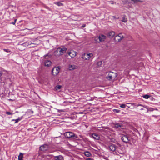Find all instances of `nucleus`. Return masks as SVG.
<instances>
[{
  "instance_id": "obj_34",
  "label": "nucleus",
  "mask_w": 160,
  "mask_h": 160,
  "mask_svg": "<svg viewBox=\"0 0 160 160\" xmlns=\"http://www.w3.org/2000/svg\"><path fill=\"white\" fill-rule=\"evenodd\" d=\"M86 26V25L85 24H83L82 26V28H84Z\"/></svg>"
},
{
  "instance_id": "obj_18",
  "label": "nucleus",
  "mask_w": 160,
  "mask_h": 160,
  "mask_svg": "<svg viewBox=\"0 0 160 160\" xmlns=\"http://www.w3.org/2000/svg\"><path fill=\"white\" fill-rule=\"evenodd\" d=\"M53 54L54 55L56 56H60V54L59 53V52L58 48L56 50L54 51Z\"/></svg>"
},
{
  "instance_id": "obj_20",
  "label": "nucleus",
  "mask_w": 160,
  "mask_h": 160,
  "mask_svg": "<svg viewBox=\"0 0 160 160\" xmlns=\"http://www.w3.org/2000/svg\"><path fill=\"white\" fill-rule=\"evenodd\" d=\"M23 158V154L20 152L18 156V159L19 160H22Z\"/></svg>"
},
{
  "instance_id": "obj_19",
  "label": "nucleus",
  "mask_w": 160,
  "mask_h": 160,
  "mask_svg": "<svg viewBox=\"0 0 160 160\" xmlns=\"http://www.w3.org/2000/svg\"><path fill=\"white\" fill-rule=\"evenodd\" d=\"M84 155L87 157H89L91 156V154L88 151H86L84 152Z\"/></svg>"
},
{
  "instance_id": "obj_10",
  "label": "nucleus",
  "mask_w": 160,
  "mask_h": 160,
  "mask_svg": "<svg viewBox=\"0 0 160 160\" xmlns=\"http://www.w3.org/2000/svg\"><path fill=\"white\" fill-rule=\"evenodd\" d=\"M48 146L47 145H44L41 146L39 148V149L42 151H46L47 150Z\"/></svg>"
},
{
  "instance_id": "obj_8",
  "label": "nucleus",
  "mask_w": 160,
  "mask_h": 160,
  "mask_svg": "<svg viewBox=\"0 0 160 160\" xmlns=\"http://www.w3.org/2000/svg\"><path fill=\"white\" fill-rule=\"evenodd\" d=\"M121 139L123 142L126 143L128 142L130 140V138L126 134H123Z\"/></svg>"
},
{
  "instance_id": "obj_14",
  "label": "nucleus",
  "mask_w": 160,
  "mask_h": 160,
  "mask_svg": "<svg viewBox=\"0 0 160 160\" xmlns=\"http://www.w3.org/2000/svg\"><path fill=\"white\" fill-rule=\"evenodd\" d=\"M92 137L94 139H96V140H99L100 138V137L99 136L96 134V133H93L92 134Z\"/></svg>"
},
{
  "instance_id": "obj_39",
  "label": "nucleus",
  "mask_w": 160,
  "mask_h": 160,
  "mask_svg": "<svg viewBox=\"0 0 160 160\" xmlns=\"http://www.w3.org/2000/svg\"><path fill=\"white\" fill-rule=\"evenodd\" d=\"M113 110H118V109H113Z\"/></svg>"
},
{
  "instance_id": "obj_9",
  "label": "nucleus",
  "mask_w": 160,
  "mask_h": 160,
  "mask_svg": "<svg viewBox=\"0 0 160 160\" xmlns=\"http://www.w3.org/2000/svg\"><path fill=\"white\" fill-rule=\"evenodd\" d=\"M58 49L60 55H62L64 53H65L68 50L67 48H58Z\"/></svg>"
},
{
  "instance_id": "obj_2",
  "label": "nucleus",
  "mask_w": 160,
  "mask_h": 160,
  "mask_svg": "<svg viewBox=\"0 0 160 160\" xmlns=\"http://www.w3.org/2000/svg\"><path fill=\"white\" fill-rule=\"evenodd\" d=\"M82 57L84 60H88L90 58L92 60L94 57L92 53H85L82 55Z\"/></svg>"
},
{
  "instance_id": "obj_23",
  "label": "nucleus",
  "mask_w": 160,
  "mask_h": 160,
  "mask_svg": "<svg viewBox=\"0 0 160 160\" xmlns=\"http://www.w3.org/2000/svg\"><path fill=\"white\" fill-rule=\"evenodd\" d=\"M55 3L59 6H62L63 5V4L59 2H56Z\"/></svg>"
},
{
  "instance_id": "obj_24",
  "label": "nucleus",
  "mask_w": 160,
  "mask_h": 160,
  "mask_svg": "<svg viewBox=\"0 0 160 160\" xmlns=\"http://www.w3.org/2000/svg\"><path fill=\"white\" fill-rule=\"evenodd\" d=\"M142 97L145 99H148L150 97V96L148 94L143 95Z\"/></svg>"
},
{
  "instance_id": "obj_38",
  "label": "nucleus",
  "mask_w": 160,
  "mask_h": 160,
  "mask_svg": "<svg viewBox=\"0 0 160 160\" xmlns=\"http://www.w3.org/2000/svg\"><path fill=\"white\" fill-rule=\"evenodd\" d=\"M154 110H158V109H156V108H155V109Z\"/></svg>"
},
{
  "instance_id": "obj_7",
  "label": "nucleus",
  "mask_w": 160,
  "mask_h": 160,
  "mask_svg": "<svg viewBox=\"0 0 160 160\" xmlns=\"http://www.w3.org/2000/svg\"><path fill=\"white\" fill-rule=\"evenodd\" d=\"M60 68L58 67L54 68L52 70V75L54 76L57 75L59 72Z\"/></svg>"
},
{
  "instance_id": "obj_28",
  "label": "nucleus",
  "mask_w": 160,
  "mask_h": 160,
  "mask_svg": "<svg viewBox=\"0 0 160 160\" xmlns=\"http://www.w3.org/2000/svg\"><path fill=\"white\" fill-rule=\"evenodd\" d=\"M131 0L132 1L134 2H142V1H141V0Z\"/></svg>"
},
{
  "instance_id": "obj_11",
  "label": "nucleus",
  "mask_w": 160,
  "mask_h": 160,
  "mask_svg": "<svg viewBox=\"0 0 160 160\" xmlns=\"http://www.w3.org/2000/svg\"><path fill=\"white\" fill-rule=\"evenodd\" d=\"M115 32L114 31H111L107 34L109 38H112L115 35Z\"/></svg>"
},
{
  "instance_id": "obj_37",
  "label": "nucleus",
  "mask_w": 160,
  "mask_h": 160,
  "mask_svg": "<svg viewBox=\"0 0 160 160\" xmlns=\"http://www.w3.org/2000/svg\"><path fill=\"white\" fill-rule=\"evenodd\" d=\"M115 111V112H118L119 111H117V110Z\"/></svg>"
},
{
  "instance_id": "obj_33",
  "label": "nucleus",
  "mask_w": 160,
  "mask_h": 160,
  "mask_svg": "<svg viewBox=\"0 0 160 160\" xmlns=\"http://www.w3.org/2000/svg\"><path fill=\"white\" fill-rule=\"evenodd\" d=\"M2 72L1 71H0V77L2 76Z\"/></svg>"
},
{
  "instance_id": "obj_35",
  "label": "nucleus",
  "mask_w": 160,
  "mask_h": 160,
  "mask_svg": "<svg viewBox=\"0 0 160 160\" xmlns=\"http://www.w3.org/2000/svg\"><path fill=\"white\" fill-rule=\"evenodd\" d=\"M48 55V54H46V55H45L44 56V58H45Z\"/></svg>"
},
{
  "instance_id": "obj_36",
  "label": "nucleus",
  "mask_w": 160,
  "mask_h": 160,
  "mask_svg": "<svg viewBox=\"0 0 160 160\" xmlns=\"http://www.w3.org/2000/svg\"><path fill=\"white\" fill-rule=\"evenodd\" d=\"M48 157H49L50 158H52V156L51 155H50L49 156H48Z\"/></svg>"
},
{
  "instance_id": "obj_25",
  "label": "nucleus",
  "mask_w": 160,
  "mask_h": 160,
  "mask_svg": "<svg viewBox=\"0 0 160 160\" xmlns=\"http://www.w3.org/2000/svg\"><path fill=\"white\" fill-rule=\"evenodd\" d=\"M61 86L60 85H57L55 87L56 89L57 90H58L60 89H61Z\"/></svg>"
},
{
  "instance_id": "obj_13",
  "label": "nucleus",
  "mask_w": 160,
  "mask_h": 160,
  "mask_svg": "<svg viewBox=\"0 0 160 160\" xmlns=\"http://www.w3.org/2000/svg\"><path fill=\"white\" fill-rule=\"evenodd\" d=\"M109 149L112 151H114L116 149V147L115 145L112 144L109 147Z\"/></svg>"
},
{
  "instance_id": "obj_27",
  "label": "nucleus",
  "mask_w": 160,
  "mask_h": 160,
  "mask_svg": "<svg viewBox=\"0 0 160 160\" xmlns=\"http://www.w3.org/2000/svg\"><path fill=\"white\" fill-rule=\"evenodd\" d=\"M21 120V119L19 118H18V119H13L12 120V121H15V123L18 122L19 121Z\"/></svg>"
},
{
  "instance_id": "obj_6",
  "label": "nucleus",
  "mask_w": 160,
  "mask_h": 160,
  "mask_svg": "<svg viewBox=\"0 0 160 160\" xmlns=\"http://www.w3.org/2000/svg\"><path fill=\"white\" fill-rule=\"evenodd\" d=\"M124 37V36L122 35V34L120 33L116 36L114 38V39L116 42H119L121 41Z\"/></svg>"
},
{
  "instance_id": "obj_21",
  "label": "nucleus",
  "mask_w": 160,
  "mask_h": 160,
  "mask_svg": "<svg viewBox=\"0 0 160 160\" xmlns=\"http://www.w3.org/2000/svg\"><path fill=\"white\" fill-rule=\"evenodd\" d=\"M122 21L124 22H126L127 21V18L125 16H124L123 17L122 19Z\"/></svg>"
},
{
  "instance_id": "obj_17",
  "label": "nucleus",
  "mask_w": 160,
  "mask_h": 160,
  "mask_svg": "<svg viewBox=\"0 0 160 160\" xmlns=\"http://www.w3.org/2000/svg\"><path fill=\"white\" fill-rule=\"evenodd\" d=\"M77 66L74 65H70L69 67V70H74L76 69Z\"/></svg>"
},
{
  "instance_id": "obj_40",
  "label": "nucleus",
  "mask_w": 160,
  "mask_h": 160,
  "mask_svg": "<svg viewBox=\"0 0 160 160\" xmlns=\"http://www.w3.org/2000/svg\"><path fill=\"white\" fill-rule=\"evenodd\" d=\"M141 110H143V108H141L140 109Z\"/></svg>"
},
{
  "instance_id": "obj_32",
  "label": "nucleus",
  "mask_w": 160,
  "mask_h": 160,
  "mask_svg": "<svg viewBox=\"0 0 160 160\" xmlns=\"http://www.w3.org/2000/svg\"><path fill=\"white\" fill-rule=\"evenodd\" d=\"M16 21H17V19H15L14 21L13 22H12V24L13 25H15V23H16Z\"/></svg>"
},
{
  "instance_id": "obj_16",
  "label": "nucleus",
  "mask_w": 160,
  "mask_h": 160,
  "mask_svg": "<svg viewBox=\"0 0 160 160\" xmlns=\"http://www.w3.org/2000/svg\"><path fill=\"white\" fill-rule=\"evenodd\" d=\"M51 64V62L49 60H46L44 62L45 66H50Z\"/></svg>"
},
{
  "instance_id": "obj_22",
  "label": "nucleus",
  "mask_w": 160,
  "mask_h": 160,
  "mask_svg": "<svg viewBox=\"0 0 160 160\" xmlns=\"http://www.w3.org/2000/svg\"><path fill=\"white\" fill-rule=\"evenodd\" d=\"M109 139L111 142H113L115 143H116V142H117V141L115 140V139L113 138H112V137L110 138Z\"/></svg>"
},
{
  "instance_id": "obj_15",
  "label": "nucleus",
  "mask_w": 160,
  "mask_h": 160,
  "mask_svg": "<svg viewBox=\"0 0 160 160\" xmlns=\"http://www.w3.org/2000/svg\"><path fill=\"white\" fill-rule=\"evenodd\" d=\"M54 159L55 160H62L63 159V157L61 155H59L55 156Z\"/></svg>"
},
{
  "instance_id": "obj_5",
  "label": "nucleus",
  "mask_w": 160,
  "mask_h": 160,
  "mask_svg": "<svg viewBox=\"0 0 160 160\" xmlns=\"http://www.w3.org/2000/svg\"><path fill=\"white\" fill-rule=\"evenodd\" d=\"M106 38V37L105 35L103 34H101L98 37L95 38V41H97L98 39H99V42H100L104 41Z\"/></svg>"
},
{
  "instance_id": "obj_12",
  "label": "nucleus",
  "mask_w": 160,
  "mask_h": 160,
  "mask_svg": "<svg viewBox=\"0 0 160 160\" xmlns=\"http://www.w3.org/2000/svg\"><path fill=\"white\" fill-rule=\"evenodd\" d=\"M124 126L122 123H117L115 124V127L118 128H122Z\"/></svg>"
},
{
  "instance_id": "obj_29",
  "label": "nucleus",
  "mask_w": 160,
  "mask_h": 160,
  "mask_svg": "<svg viewBox=\"0 0 160 160\" xmlns=\"http://www.w3.org/2000/svg\"><path fill=\"white\" fill-rule=\"evenodd\" d=\"M3 50L4 51H5L6 52H10V51L8 49H3Z\"/></svg>"
},
{
  "instance_id": "obj_26",
  "label": "nucleus",
  "mask_w": 160,
  "mask_h": 160,
  "mask_svg": "<svg viewBox=\"0 0 160 160\" xmlns=\"http://www.w3.org/2000/svg\"><path fill=\"white\" fill-rule=\"evenodd\" d=\"M127 107V106H126V105L124 104H121V105H120V107L122 108H125V107Z\"/></svg>"
},
{
  "instance_id": "obj_41",
  "label": "nucleus",
  "mask_w": 160,
  "mask_h": 160,
  "mask_svg": "<svg viewBox=\"0 0 160 160\" xmlns=\"http://www.w3.org/2000/svg\"><path fill=\"white\" fill-rule=\"evenodd\" d=\"M159 133L160 134V132H159Z\"/></svg>"
},
{
  "instance_id": "obj_31",
  "label": "nucleus",
  "mask_w": 160,
  "mask_h": 160,
  "mask_svg": "<svg viewBox=\"0 0 160 160\" xmlns=\"http://www.w3.org/2000/svg\"><path fill=\"white\" fill-rule=\"evenodd\" d=\"M102 63V61H99V62H98V65L100 66V65H101Z\"/></svg>"
},
{
  "instance_id": "obj_4",
  "label": "nucleus",
  "mask_w": 160,
  "mask_h": 160,
  "mask_svg": "<svg viewBox=\"0 0 160 160\" xmlns=\"http://www.w3.org/2000/svg\"><path fill=\"white\" fill-rule=\"evenodd\" d=\"M67 54H68L71 58H73L78 54V53L73 50L68 51L67 52Z\"/></svg>"
},
{
  "instance_id": "obj_30",
  "label": "nucleus",
  "mask_w": 160,
  "mask_h": 160,
  "mask_svg": "<svg viewBox=\"0 0 160 160\" xmlns=\"http://www.w3.org/2000/svg\"><path fill=\"white\" fill-rule=\"evenodd\" d=\"M6 114L8 115H12V113L10 111H7L6 112Z\"/></svg>"
},
{
  "instance_id": "obj_3",
  "label": "nucleus",
  "mask_w": 160,
  "mask_h": 160,
  "mask_svg": "<svg viewBox=\"0 0 160 160\" xmlns=\"http://www.w3.org/2000/svg\"><path fill=\"white\" fill-rule=\"evenodd\" d=\"M64 136L67 138H73L74 139H77L78 138V136L75 135L73 133L71 132H67L64 134Z\"/></svg>"
},
{
  "instance_id": "obj_1",
  "label": "nucleus",
  "mask_w": 160,
  "mask_h": 160,
  "mask_svg": "<svg viewBox=\"0 0 160 160\" xmlns=\"http://www.w3.org/2000/svg\"><path fill=\"white\" fill-rule=\"evenodd\" d=\"M118 74L116 72L110 71L108 72L107 78L109 80H114L117 76Z\"/></svg>"
}]
</instances>
